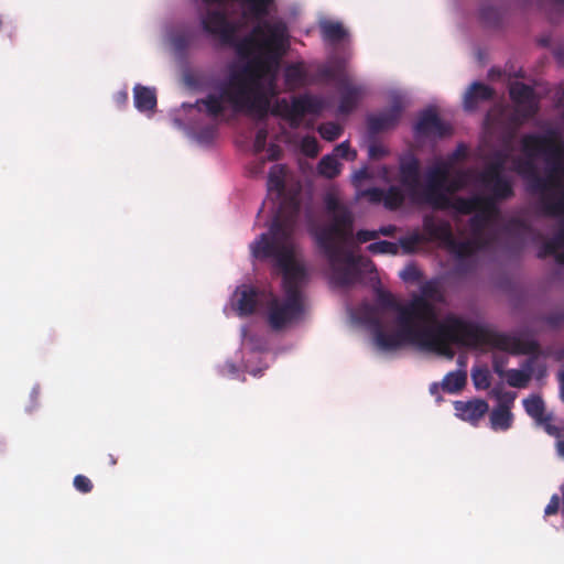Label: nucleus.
Wrapping results in <instances>:
<instances>
[{
    "mask_svg": "<svg viewBox=\"0 0 564 564\" xmlns=\"http://www.w3.org/2000/svg\"><path fill=\"white\" fill-rule=\"evenodd\" d=\"M73 484L75 489L82 494H88L93 490L91 480L84 475L75 476Z\"/></svg>",
    "mask_w": 564,
    "mask_h": 564,
    "instance_id": "nucleus-46",
    "label": "nucleus"
},
{
    "mask_svg": "<svg viewBox=\"0 0 564 564\" xmlns=\"http://www.w3.org/2000/svg\"><path fill=\"white\" fill-rule=\"evenodd\" d=\"M324 204L328 223L312 226L310 234L332 267L333 282L338 286H348L359 280L358 265L362 260L346 249L354 243L355 216L334 194H326Z\"/></svg>",
    "mask_w": 564,
    "mask_h": 564,
    "instance_id": "nucleus-3",
    "label": "nucleus"
},
{
    "mask_svg": "<svg viewBox=\"0 0 564 564\" xmlns=\"http://www.w3.org/2000/svg\"><path fill=\"white\" fill-rule=\"evenodd\" d=\"M400 276L405 282H415L421 278V272L414 264H408L400 272Z\"/></svg>",
    "mask_w": 564,
    "mask_h": 564,
    "instance_id": "nucleus-49",
    "label": "nucleus"
},
{
    "mask_svg": "<svg viewBox=\"0 0 564 564\" xmlns=\"http://www.w3.org/2000/svg\"><path fill=\"white\" fill-rule=\"evenodd\" d=\"M303 148L310 155H316L318 151L317 142L314 138H305L303 140Z\"/></svg>",
    "mask_w": 564,
    "mask_h": 564,
    "instance_id": "nucleus-57",
    "label": "nucleus"
},
{
    "mask_svg": "<svg viewBox=\"0 0 564 564\" xmlns=\"http://www.w3.org/2000/svg\"><path fill=\"white\" fill-rule=\"evenodd\" d=\"M509 227L510 228L517 227V228L525 230V231L530 230V227L524 221L518 220V219L511 220L509 224Z\"/></svg>",
    "mask_w": 564,
    "mask_h": 564,
    "instance_id": "nucleus-63",
    "label": "nucleus"
},
{
    "mask_svg": "<svg viewBox=\"0 0 564 564\" xmlns=\"http://www.w3.org/2000/svg\"><path fill=\"white\" fill-rule=\"evenodd\" d=\"M507 361L503 360V359H499V358H495L494 359V362H492V368H494V371L500 377V378H505L506 376V370H505V366H506Z\"/></svg>",
    "mask_w": 564,
    "mask_h": 564,
    "instance_id": "nucleus-59",
    "label": "nucleus"
},
{
    "mask_svg": "<svg viewBox=\"0 0 564 564\" xmlns=\"http://www.w3.org/2000/svg\"><path fill=\"white\" fill-rule=\"evenodd\" d=\"M333 155H336V159L341 158L346 161H355L357 159V151L350 148L348 141H344L335 147Z\"/></svg>",
    "mask_w": 564,
    "mask_h": 564,
    "instance_id": "nucleus-41",
    "label": "nucleus"
},
{
    "mask_svg": "<svg viewBox=\"0 0 564 564\" xmlns=\"http://www.w3.org/2000/svg\"><path fill=\"white\" fill-rule=\"evenodd\" d=\"M384 193L383 206L387 209L397 210L403 205L405 196L398 186L392 185L388 189H384Z\"/></svg>",
    "mask_w": 564,
    "mask_h": 564,
    "instance_id": "nucleus-30",
    "label": "nucleus"
},
{
    "mask_svg": "<svg viewBox=\"0 0 564 564\" xmlns=\"http://www.w3.org/2000/svg\"><path fill=\"white\" fill-rule=\"evenodd\" d=\"M490 427L494 431H507L512 426L513 414L507 406L496 405L489 414Z\"/></svg>",
    "mask_w": 564,
    "mask_h": 564,
    "instance_id": "nucleus-23",
    "label": "nucleus"
},
{
    "mask_svg": "<svg viewBox=\"0 0 564 564\" xmlns=\"http://www.w3.org/2000/svg\"><path fill=\"white\" fill-rule=\"evenodd\" d=\"M554 57L556 61L564 65V47H557L553 52Z\"/></svg>",
    "mask_w": 564,
    "mask_h": 564,
    "instance_id": "nucleus-64",
    "label": "nucleus"
},
{
    "mask_svg": "<svg viewBox=\"0 0 564 564\" xmlns=\"http://www.w3.org/2000/svg\"><path fill=\"white\" fill-rule=\"evenodd\" d=\"M564 245L558 238V235L555 234L554 237L547 241H545L542 247L538 251L539 259H545L546 257L554 256L556 259V254H558V249Z\"/></svg>",
    "mask_w": 564,
    "mask_h": 564,
    "instance_id": "nucleus-32",
    "label": "nucleus"
},
{
    "mask_svg": "<svg viewBox=\"0 0 564 564\" xmlns=\"http://www.w3.org/2000/svg\"><path fill=\"white\" fill-rule=\"evenodd\" d=\"M478 199L481 202H477V209L478 214L480 215H487L488 219L495 214L498 213L496 200L492 196L491 197H481L477 196Z\"/></svg>",
    "mask_w": 564,
    "mask_h": 564,
    "instance_id": "nucleus-39",
    "label": "nucleus"
},
{
    "mask_svg": "<svg viewBox=\"0 0 564 564\" xmlns=\"http://www.w3.org/2000/svg\"><path fill=\"white\" fill-rule=\"evenodd\" d=\"M133 100L139 111H153L156 107L155 89L138 84L133 88Z\"/></svg>",
    "mask_w": 564,
    "mask_h": 564,
    "instance_id": "nucleus-20",
    "label": "nucleus"
},
{
    "mask_svg": "<svg viewBox=\"0 0 564 564\" xmlns=\"http://www.w3.org/2000/svg\"><path fill=\"white\" fill-rule=\"evenodd\" d=\"M523 406L528 415L534 419L538 424L551 421V416L545 414L544 401L540 395H531L524 399Z\"/></svg>",
    "mask_w": 564,
    "mask_h": 564,
    "instance_id": "nucleus-24",
    "label": "nucleus"
},
{
    "mask_svg": "<svg viewBox=\"0 0 564 564\" xmlns=\"http://www.w3.org/2000/svg\"><path fill=\"white\" fill-rule=\"evenodd\" d=\"M322 109L323 105L316 97L307 94L295 96L291 100L289 121L292 127H297L305 115H318Z\"/></svg>",
    "mask_w": 564,
    "mask_h": 564,
    "instance_id": "nucleus-12",
    "label": "nucleus"
},
{
    "mask_svg": "<svg viewBox=\"0 0 564 564\" xmlns=\"http://www.w3.org/2000/svg\"><path fill=\"white\" fill-rule=\"evenodd\" d=\"M247 6L250 13L256 19H261L268 14V8L273 0H242Z\"/></svg>",
    "mask_w": 564,
    "mask_h": 564,
    "instance_id": "nucleus-36",
    "label": "nucleus"
},
{
    "mask_svg": "<svg viewBox=\"0 0 564 564\" xmlns=\"http://www.w3.org/2000/svg\"><path fill=\"white\" fill-rule=\"evenodd\" d=\"M456 415L471 424L478 421L488 412L489 405L485 400L474 399L469 401H455Z\"/></svg>",
    "mask_w": 564,
    "mask_h": 564,
    "instance_id": "nucleus-15",
    "label": "nucleus"
},
{
    "mask_svg": "<svg viewBox=\"0 0 564 564\" xmlns=\"http://www.w3.org/2000/svg\"><path fill=\"white\" fill-rule=\"evenodd\" d=\"M216 135L215 127H205L200 129L197 133V138L199 141L208 142L212 141Z\"/></svg>",
    "mask_w": 564,
    "mask_h": 564,
    "instance_id": "nucleus-55",
    "label": "nucleus"
},
{
    "mask_svg": "<svg viewBox=\"0 0 564 564\" xmlns=\"http://www.w3.org/2000/svg\"><path fill=\"white\" fill-rule=\"evenodd\" d=\"M495 90L482 83L475 82L470 85L464 96V107L466 110H475L480 102L494 98Z\"/></svg>",
    "mask_w": 564,
    "mask_h": 564,
    "instance_id": "nucleus-18",
    "label": "nucleus"
},
{
    "mask_svg": "<svg viewBox=\"0 0 564 564\" xmlns=\"http://www.w3.org/2000/svg\"><path fill=\"white\" fill-rule=\"evenodd\" d=\"M413 297H421L426 305L424 311L412 314V321L415 325H431L437 323V316L434 305L431 301L441 302L443 295L440 291V286L435 281H427L421 286V294L414 295Z\"/></svg>",
    "mask_w": 564,
    "mask_h": 564,
    "instance_id": "nucleus-7",
    "label": "nucleus"
},
{
    "mask_svg": "<svg viewBox=\"0 0 564 564\" xmlns=\"http://www.w3.org/2000/svg\"><path fill=\"white\" fill-rule=\"evenodd\" d=\"M423 231L425 240L438 241L445 248L454 237L451 224L447 220H436L433 216H425L423 219Z\"/></svg>",
    "mask_w": 564,
    "mask_h": 564,
    "instance_id": "nucleus-14",
    "label": "nucleus"
},
{
    "mask_svg": "<svg viewBox=\"0 0 564 564\" xmlns=\"http://www.w3.org/2000/svg\"><path fill=\"white\" fill-rule=\"evenodd\" d=\"M449 175L451 163L445 161L437 162L427 171L422 198L436 210H447L452 207V199L445 192Z\"/></svg>",
    "mask_w": 564,
    "mask_h": 564,
    "instance_id": "nucleus-6",
    "label": "nucleus"
},
{
    "mask_svg": "<svg viewBox=\"0 0 564 564\" xmlns=\"http://www.w3.org/2000/svg\"><path fill=\"white\" fill-rule=\"evenodd\" d=\"M307 72L302 63L290 64L284 70V82L289 89H296L306 84Z\"/></svg>",
    "mask_w": 564,
    "mask_h": 564,
    "instance_id": "nucleus-22",
    "label": "nucleus"
},
{
    "mask_svg": "<svg viewBox=\"0 0 564 564\" xmlns=\"http://www.w3.org/2000/svg\"><path fill=\"white\" fill-rule=\"evenodd\" d=\"M129 96L127 90H120L115 95V101L119 107H123L128 102Z\"/></svg>",
    "mask_w": 564,
    "mask_h": 564,
    "instance_id": "nucleus-61",
    "label": "nucleus"
},
{
    "mask_svg": "<svg viewBox=\"0 0 564 564\" xmlns=\"http://www.w3.org/2000/svg\"><path fill=\"white\" fill-rule=\"evenodd\" d=\"M285 174L286 170L281 164L273 165L269 171L267 182L268 191L275 192L279 198L285 191Z\"/></svg>",
    "mask_w": 564,
    "mask_h": 564,
    "instance_id": "nucleus-25",
    "label": "nucleus"
},
{
    "mask_svg": "<svg viewBox=\"0 0 564 564\" xmlns=\"http://www.w3.org/2000/svg\"><path fill=\"white\" fill-rule=\"evenodd\" d=\"M403 111L402 101L397 98L393 100L390 108L379 112L378 115H370L367 118V127L370 134H378L380 132L393 129L399 123Z\"/></svg>",
    "mask_w": 564,
    "mask_h": 564,
    "instance_id": "nucleus-8",
    "label": "nucleus"
},
{
    "mask_svg": "<svg viewBox=\"0 0 564 564\" xmlns=\"http://www.w3.org/2000/svg\"><path fill=\"white\" fill-rule=\"evenodd\" d=\"M509 95L524 118H531L536 115L539 107L531 86L517 82L510 86Z\"/></svg>",
    "mask_w": 564,
    "mask_h": 564,
    "instance_id": "nucleus-11",
    "label": "nucleus"
},
{
    "mask_svg": "<svg viewBox=\"0 0 564 564\" xmlns=\"http://www.w3.org/2000/svg\"><path fill=\"white\" fill-rule=\"evenodd\" d=\"M203 30L218 40L220 46L234 47L241 58L251 62L239 73L230 75L218 86V94L198 99L195 106L209 117L217 118L225 111V102L236 112H245L257 120H264L276 95L275 72L289 46L288 28L283 22H263L249 35L238 39L239 26L220 10L208 11L202 19Z\"/></svg>",
    "mask_w": 564,
    "mask_h": 564,
    "instance_id": "nucleus-1",
    "label": "nucleus"
},
{
    "mask_svg": "<svg viewBox=\"0 0 564 564\" xmlns=\"http://www.w3.org/2000/svg\"><path fill=\"white\" fill-rule=\"evenodd\" d=\"M367 250L370 253L378 254V253H389V254H397L399 251V247L397 243L381 240L370 243L367 247Z\"/></svg>",
    "mask_w": 564,
    "mask_h": 564,
    "instance_id": "nucleus-38",
    "label": "nucleus"
},
{
    "mask_svg": "<svg viewBox=\"0 0 564 564\" xmlns=\"http://www.w3.org/2000/svg\"><path fill=\"white\" fill-rule=\"evenodd\" d=\"M290 108L291 104L283 98L276 101L275 106L271 109V113L274 116H281L289 120V112L291 111Z\"/></svg>",
    "mask_w": 564,
    "mask_h": 564,
    "instance_id": "nucleus-50",
    "label": "nucleus"
},
{
    "mask_svg": "<svg viewBox=\"0 0 564 564\" xmlns=\"http://www.w3.org/2000/svg\"><path fill=\"white\" fill-rule=\"evenodd\" d=\"M471 378L477 389H487L490 386V379L487 369L474 370L471 373Z\"/></svg>",
    "mask_w": 564,
    "mask_h": 564,
    "instance_id": "nucleus-44",
    "label": "nucleus"
},
{
    "mask_svg": "<svg viewBox=\"0 0 564 564\" xmlns=\"http://www.w3.org/2000/svg\"><path fill=\"white\" fill-rule=\"evenodd\" d=\"M377 304L384 310L395 311L398 329L389 334L384 332L378 310L375 306L365 307L364 317L371 327L376 345L382 350H395L404 346V340L417 326L412 321L413 313H420L426 308L425 302L421 297H412L408 304H400L392 293L378 290Z\"/></svg>",
    "mask_w": 564,
    "mask_h": 564,
    "instance_id": "nucleus-5",
    "label": "nucleus"
},
{
    "mask_svg": "<svg viewBox=\"0 0 564 564\" xmlns=\"http://www.w3.org/2000/svg\"><path fill=\"white\" fill-rule=\"evenodd\" d=\"M369 178H370V173L368 171V167L365 166V167H361L354 172V174L351 176V183L355 187H359L362 181L369 180Z\"/></svg>",
    "mask_w": 564,
    "mask_h": 564,
    "instance_id": "nucleus-53",
    "label": "nucleus"
},
{
    "mask_svg": "<svg viewBox=\"0 0 564 564\" xmlns=\"http://www.w3.org/2000/svg\"><path fill=\"white\" fill-rule=\"evenodd\" d=\"M235 308L239 316H249L254 313L258 305V291L248 285L238 288L235 292Z\"/></svg>",
    "mask_w": 564,
    "mask_h": 564,
    "instance_id": "nucleus-17",
    "label": "nucleus"
},
{
    "mask_svg": "<svg viewBox=\"0 0 564 564\" xmlns=\"http://www.w3.org/2000/svg\"><path fill=\"white\" fill-rule=\"evenodd\" d=\"M384 189L379 187H370L358 193V197L367 198L371 204L383 203Z\"/></svg>",
    "mask_w": 564,
    "mask_h": 564,
    "instance_id": "nucleus-42",
    "label": "nucleus"
},
{
    "mask_svg": "<svg viewBox=\"0 0 564 564\" xmlns=\"http://www.w3.org/2000/svg\"><path fill=\"white\" fill-rule=\"evenodd\" d=\"M388 151L378 143H372L369 145L368 154L370 159L378 160L387 155Z\"/></svg>",
    "mask_w": 564,
    "mask_h": 564,
    "instance_id": "nucleus-54",
    "label": "nucleus"
},
{
    "mask_svg": "<svg viewBox=\"0 0 564 564\" xmlns=\"http://www.w3.org/2000/svg\"><path fill=\"white\" fill-rule=\"evenodd\" d=\"M451 133V127L444 123L438 115L427 109L421 112L416 123L414 124V134L416 137L436 135L443 138Z\"/></svg>",
    "mask_w": 564,
    "mask_h": 564,
    "instance_id": "nucleus-10",
    "label": "nucleus"
},
{
    "mask_svg": "<svg viewBox=\"0 0 564 564\" xmlns=\"http://www.w3.org/2000/svg\"><path fill=\"white\" fill-rule=\"evenodd\" d=\"M318 133L326 141H334L343 133V128L335 122H325L318 127Z\"/></svg>",
    "mask_w": 564,
    "mask_h": 564,
    "instance_id": "nucleus-37",
    "label": "nucleus"
},
{
    "mask_svg": "<svg viewBox=\"0 0 564 564\" xmlns=\"http://www.w3.org/2000/svg\"><path fill=\"white\" fill-rule=\"evenodd\" d=\"M341 164L336 159V155L327 154L323 156L317 165L318 174L326 178H335L339 175Z\"/></svg>",
    "mask_w": 564,
    "mask_h": 564,
    "instance_id": "nucleus-27",
    "label": "nucleus"
},
{
    "mask_svg": "<svg viewBox=\"0 0 564 564\" xmlns=\"http://www.w3.org/2000/svg\"><path fill=\"white\" fill-rule=\"evenodd\" d=\"M338 90L340 94L338 112L340 115H349L352 112L365 94V87L352 85L348 78L339 80Z\"/></svg>",
    "mask_w": 564,
    "mask_h": 564,
    "instance_id": "nucleus-13",
    "label": "nucleus"
},
{
    "mask_svg": "<svg viewBox=\"0 0 564 564\" xmlns=\"http://www.w3.org/2000/svg\"><path fill=\"white\" fill-rule=\"evenodd\" d=\"M480 20L488 26H497L502 18L501 9L496 4V0L492 3H484L479 11Z\"/></svg>",
    "mask_w": 564,
    "mask_h": 564,
    "instance_id": "nucleus-29",
    "label": "nucleus"
},
{
    "mask_svg": "<svg viewBox=\"0 0 564 564\" xmlns=\"http://www.w3.org/2000/svg\"><path fill=\"white\" fill-rule=\"evenodd\" d=\"M423 240H425L424 236L415 232L408 237L401 238L399 242L405 252H413L416 246Z\"/></svg>",
    "mask_w": 564,
    "mask_h": 564,
    "instance_id": "nucleus-43",
    "label": "nucleus"
},
{
    "mask_svg": "<svg viewBox=\"0 0 564 564\" xmlns=\"http://www.w3.org/2000/svg\"><path fill=\"white\" fill-rule=\"evenodd\" d=\"M488 216L487 215H480V214H476L471 219H470V226L473 228V230L475 232H480L485 226L487 225L488 223Z\"/></svg>",
    "mask_w": 564,
    "mask_h": 564,
    "instance_id": "nucleus-52",
    "label": "nucleus"
},
{
    "mask_svg": "<svg viewBox=\"0 0 564 564\" xmlns=\"http://www.w3.org/2000/svg\"><path fill=\"white\" fill-rule=\"evenodd\" d=\"M268 139V130L267 128H260L256 132L254 141H253V150L256 153H261L267 145Z\"/></svg>",
    "mask_w": 564,
    "mask_h": 564,
    "instance_id": "nucleus-47",
    "label": "nucleus"
},
{
    "mask_svg": "<svg viewBox=\"0 0 564 564\" xmlns=\"http://www.w3.org/2000/svg\"><path fill=\"white\" fill-rule=\"evenodd\" d=\"M377 231H378V236L382 235V236L391 237L395 232V226H393V225L383 226V227H380L379 230H377Z\"/></svg>",
    "mask_w": 564,
    "mask_h": 564,
    "instance_id": "nucleus-62",
    "label": "nucleus"
},
{
    "mask_svg": "<svg viewBox=\"0 0 564 564\" xmlns=\"http://www.w3.org/2000/svg\"><path fill=\"white\" fill-rule=\"evenodd\" d=\"M466 158V148L463 144H459L455 151L449 155V160L447 162L451 163V165L462 159Z\"/></svg>",
    "mask_w": 564,
    "mask_h": 564,
    "instance_id": "nucleus-58",
    "label": "nucleus"
},
{
    "mask_svg": "<svg viewBox=\"0 0 564 564\" xmlns=\"http://www.w3.org/2000/svg\"><path fill=\"white\" fill-rule=\"evenodd\" d=\"M378 238V231L360 229L354 235V242L365 243Z\"/></svg>",
    "mask_w": 564,
    "mask_h": 564,
    "instance_id": "nucleus-51",
    "label": "nucleus"
},
{
    "mask_svg": "<svg viewBox=\"0 0 564 564\" xmlns=\"http://www.w3.org/2000/svg\"><path fill=\"white\" fill-rule=\"evenodd\" d=\"M399 180L410 194H417L421 180V164L413 153H406L400 158Z\"/></svg>",
    "mask_w": 564,
    "mask_h": 564,
    "instance_id": "nucleus-9",
    "label": "nucleus"
},
{
    "mask_svg": "<svg viewBox=\"0 0 564 564\" xmlns=\"http://www.w3.org/2000/svg\"><path fill=\"white\" fill-rule=\"evenodd\" d=\"M319 30L323 40L332 44L339 43L348 36L347 30L338 21L322 20Z\"/></svg>",
    "mask_w": 564,
    "mask_h": 564,
    "instance_id": "nucleus-21",
    "label": "nucleus"
},
{
    "mask_svg": "<svg viewBox=\"0 0 564 564\" xmlns=\"http://www.w3.org/2000/svg\"><path fill=\"white\" fill-rule=\"evenodd\" d=\"M490 394L497 400L498 406H507L511 409L513 406L517 393L513 391H503L501 387H495Z\"/></svg>",
    "mask_w": 564,
    "mask_h": 564,
    "instance_id": "nucleus-34",
    "label": "nucleus"
},
{
    "mask_svg": "<svg viewBox=\"0 0 564 564\" xmlns=\"http://www.w3.org/2000/svg\"><path fill=\"white\" fill-rule=\"evenodd\" d=\"M451 344L466 347L491 345L501 350H509L514 346L516 339L462 317L447 315L442 322L417 325L404 340V345L417 346L447 359L455 355Z\"/></svg>",
    "mask_w": 564,
    "mask_h": 564,
    "instance_id": "nucleus-4",
    "label": "nucleus"
},
{
    "mask_svg": "<svg viewBox=\"0 0 564 564\" xmlns=\"http://www.w3.org/2000/svg\"><path fill=\"white\" fill-rule=\"evenodd\" d=\"M185 82L188 86L194 88H199L202 86L200 76L196 74H187L185 76Z\"/></svg>",
    "mask_w": 564,
    "mask_h": 564,
    "instance_id": "nucleus-60",
    "label": "nucleus"
},
{
    "mask_svg": "<svg viewBox=\"0 0 564 564\" xmlns=\"http://www.w3.org/2000/svg\"><path fill=\"white\" fill-rule=\"evenodd\" d=\"M486 245V241L480 238L458 241L455 239V237H453L452 241L448 243L446 248L452 253H454L458 259H464L475 254L478 250L484 249Z\"/></svg>",
    "mask_w": 564,
    "mask_h": 564,
    "instance_id": "nucleus-19",
    "label": "nucleus"
},
{
    "mask_svg": "<svg viewBox=\"0 0 564 564\" xmlns=\"http://www.w3.org/2000/svg\"><path fill=\"white\" fill-rule=\"evenodd\" d=\"M300 215L295 197H284L273 217L268 234L250 246L256 259H273L282 273L284 299L272 296L267 303V322L271 329L280 332L301 318L304 313L302 286L306 279L305 267L296 260L293 234Z\"/></svg>",
    "mask_w": 564,
    "mask_h": 564,
    "instance_id": "nucleus-2",
    "label": "nucleus"
},
{
    "mask_svg": "<svg viewBox=\"0 0 564 564\" xmlns=\"http://www.w3.org/2000/svg\"><path fill=\"white\" fill-rule=\"evenodd\" d=\"M544 322L553 328H558L564 325V311L556 310L544 317Z\"/></svg>",
    "mask_w": 564,
    "mask_h": 564,
    "instance_id": "nucleus-48",
    "label": "nucleus"
},
{
    "mask_svg": "<svg viewBox=\"0 0 564 564\" xmlns=\"http://www.w3.org/2000/svg\"><path fill=\"white\" fill-rule=\"evenodd\" d=\"M467 382V373L463 370L448 372L443 381L442 389L448 393H458L464 389Z\"/></svg>",
    "mask_w": 564,
    "mask_h": 564,
    "instance_id": "nucleus-26",
    "label": "nucleus"
},
{
    "mask_svg": "<svg viewBox=\"0 0 564 564\" xmlns=\"http://www.w3.org/2000/svg\"><path fill=\"white\" fill-rule=\"evenodd\" d=\"M480 182L491 193V196L498 200L509 199L514 195L512 183L503 174L497 176H482Z\"/></svg>",
    "mask_w": 564,
    "mask_h": 564,
    "instance_id": "nucleus-16",
    "label": "nucleus"
},
{
    "mask_svg": "<svg viewBox=\"0 0 564 564\" xmlns=\"http://www.w3.org/2000/svg\"><path fill=\"white\" fill-rule=\"evenodd\" d=\"M467 177H468L467 172H465L463 170L456 171L453 177H451V175H449L448 182L446 184V189H445L447 195L449 196L451 194H454V193L463 189L467 183Z\"/></svg>",
    "mask_w": 564,
    "mask_h": 564,
    "instance_id": "nucleus-33",
    "label": "nucleus"
},
{
    "mask_svg": "<svg viewBox=\"0 0 564 564\" xmlns=\"http://www.w3.org/2000/svg\"><path fill=\"white\" fill-rule=\"evenodd\" d=\"M543 6H549L550 19L553 22L560 21L564 17V0H541Z\"/></svg>",
    "mask_w": 564,
    "mask_h": 564,
    "instance_id": "nucleus-40",
    "label": "nucleus"
},
{
    "mask_svg": "<svg viewBox=\"0 0 564 564\" xmlns=\"http://www.w3.org/2000/svg\"><path fill=\"white\" fill-rule=\"evenodd\" d=\"M560 509V498L557 495H553L545 507L544 513L545 516L556 514Z\"/></svg>",
    "mask_w": 564,
    "mask_h": 564,
    "instance_id": "nucleus-56",
    "label": "nucleus"
},
{
    "mask_svg": "<svg viewBox=\"0 0 564 564\" xmlns=\"http://www.w3.org/2000/svg\"><path fill=\"white\" fill-rule=\"evenodd\" d=\"M509 159V153L506 151H496L492 153L491 161L481 172L482 176H497L503 174L506 163Z\"/></svg>",
    "mask_w": 564,
    "mask_h": 564,
    "instance_id": "nucleus-28",
    "label": "nucleus"
},
{
    "mask_svg": "<svg viewBox=\"0 0 564 564\" xmlns=\"http://www.w3.org/2000/svg\"><path fill=\"white\" fill-rule=\"evenodd\" d=\"M477 202H481L480 199L477 198V196L470 198L458 197L454 203L452 202L451 208L456 209L460 214L469 215L476 212Z\"/></svg>",
    "mask_w": 564,
    "mask_h": 564,
    "instance_id": "nucleus-35",
    "label": "nucleus"
},
{
    "mask_svg": "<svg viewBox=\"0 0 564 564\" xmlns=\"http://www.w3.org/2000/svg\"><path fill=\"white\" fill-rule=\"evenodd\" d=\"M505 378L507 379V382L510 387L513 388H525L531 379L530 373L518 370V369H510L507 370Z\"/></svg>",
    "mask_w": 564,
    "mask_h": 564,
    "instance_id": "nucleus-31",
    "label": "nucleus"
},
{
    "mask_svg": "<svg viewBox=\"0 0 564 564\" xmlns=\"http://www.w3.org/2000/svg\"><path fill=\"white\" fill-rule=\"evenodd\" d=\"M321 77L328 79V80H336L337 85L339 86V80L343 78H346L344 75L340 74L339 67L334 66H323L318 70Z\"/></svg>",
    "mask_w": 564,
    "mask_h": 564,
    "instance_id": "nucleus-45",
    "label": "nucleus"
}]
</instances>
